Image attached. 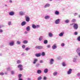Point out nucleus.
<instances>
[{
  "label": "nucleus",
  "instance_id": "nucleus-1",
  "mask_svg": "<svg viewBox=\"0 0 80 80\" xmlns=\"http://www.w3.org/2000/svg\"><path fill=\"white\" fill-rule=\"evenodd\" d=\"M18 67L19 68L20 71H22L23 70V65L22 64H19L18 66Z\"/></svg>",
  "mask_w": 80,
  "mask_h": 80
},
{
  "label": "nucleus",
  "instance_id": "nucleus-2",
  "mask_svg": "<svg viewBox=\"0 0 80 80\" xmlns=\"http://www.w3.org/2000/svg\"><path fill=\"white\" fill-rule=\"evenodd\" d=\"M73 28L75 30H77L78 29V24H74L73 26Z\"/></svg>",
  "mask_w": 80,
  "mask_h": 80
},
{
  "label": "nucleus",
  "instance_id": "nucleus-3",
  "mask_svg": "<svg viewBox=\"0 0 80 80\" xmlns=\"http://www.w3.org/2000/svg\"><path fill=\"white\" fill-rule=\"evenodd\" d=\"M54 62V59L53 58H51L49 60V63L50 65H53Z\"/></svg>",
  "mask_w": 80,
  "mask_h": 80
},
{
  "label": "nucleus",
  "instance_id": "nucleus-4",
  "mask_svg": "<svg viewBox=\"0 0 80 80\" xmlns=\"http://www.w3.org/2000/svg\"><path fill=\"white\" fill-rule=\"evenodd\" d=\"M60 19H58L55 20V24H59L60 23Z\"/></svg>",
  "mask_w": 80,
  "mask_h": 80
},
{
  "label": "nucleus",
  "instance_id": "nucleus-5",
  "mask_svg": "<svg viewBox=\"0 0 80 80\" xmlns=\"http://www.w3.org/2000/svg\"><path fill=\"white\" fill-rule=\"evenodd\" d=\"M35 48L36 49H38L39 50H40L41 49H42L43 47V46H37L35 47Z\"/></svg>",
  "mask_w": 80,
  "mask_h": 80
},
{
  "label": "nucleus",
  "instance_id": "nucleus-6",
  "mask_svg": "<svg viewBox=\"0 0 80 80\" xmlns=\"http://www.w3.org/2000/svg\"><path fill=\"white\" fill-rule=\"evenodd\" d=\"M25 18H26V22H28L29 21H30V18H29V16H28L26 15L25 16Z\"/></svg>",
  "mask_w": 80,
  "mask_h": 80
},
{
  "label": "nucleus",
  "instance_id": "nucleus-7",
  "mask_svg": "<svg viewBox=\"0 0 80 80\" xmlns=\"http://www.w3.org/2000/svg\"><path fill=\"white\" fill-rule=\"evenodd\" d=\"M57 48V44L55 43L52 47V48L53 50H55Z\"/></svg>",
  "mask_w": 80,
  "mask_h": 80
},
{
  "label": "nucleus",
  "instance_id": "nucleus-8",
  "mask_svg": "<svg viewBox=\"0 0 80 80\" xmlns=\"http://www.w3.org/2000/svg\"><path fill=\"white\" fill-rule=\"evenodd\" d=\"M25 13L23 11H21L19 12V14L20 15H21L22 16L23 15H25Z\"/></svg>",
  "mask_w": 80,
  "mask_h": 80
},
{
  "label": "nucleus",
  "instance_id": "nucleus-9",
  "mask_svg": "<svg viewBox=\"0 0 80 80\" xmlns=\"http://www.w3.org/2000/svg\"><path fill=\"white\" fill-rule=\"evenodd\" d=\"M9 14L10 16H13L15 15V12L13 11H11L9 12Z\"/></svg>",
  "mask_w": 80,
  "mask_h": 80
},
{
  "label": "nucleus",
  "instance_id": "nucleus-10",
  "mask_svg": "<svg viewBox=\"0 0 80 80\" xmlns=\"http://www.w3.org/2000/svg\"><path fill=\"white\" fill-rule=\"evenodd\" d=\"M50 6V4L49 3H47L44 6V8H47V7H49Z\"/></svg>",
  "mask_w": 80,
  "mask_h": 80
},
{
  "label": "nucleus",
  "instance_id": "nucleus-11",
  "mask_svg": "<svg viewBox=\"0 0 80 80\" xmlns=\"http://www.w3.org/2000/svg\"><path fill=\"white\" fill-rule=\"evenodd\" d=\"M38 61V59L37 58H35L33 60V62H32V63L33 64H35Z\"/></svg>",
  "mask_w": 80,
  "mask_h": 80
},
{
  "label": "nucleus",
  "instance_id": "nucleus-12",
  "mask_svg": "<svg viewBox=\"0 0 80 80\" xmlns=\"http://www.w3.org/2000/svg\"><path fill=\"white\" fill-rule=\"evenodd\" d=\"M72 69H70L68 70V71L67 74L68 75H70V74L72 73Z\"/></svg>",
  "mask_w": 80,
  "mask_h": 80
},
{
  "label": "nucleus",
  "instance_id": "nucleus-13",
  "mask_svg": "<svg viewBox=\"0 0 80 80\" xmlns=\"http://www.w3.org/2000/svg\"><path fill=\"white\" fill-rule=\"evenodd\" d=\"M9 45L10 46H13L14 45V41H12L10 42Z\"/></svg>",
  "mask_w": 80,
  "mask_h": 80
},
{
  "label": "nucleus",
  "instance_id": "nucleus-14",
  "mask_svg": "<svg viewBox=\"0 0 80 80\" xmlns=\"http://www.w3.org/2000/svg\"><path fill=\"white\" fill-rule=\"evenodd\" d=\"M77 58H74L73 59V62L75 63H77Z\"/></svg>",
  "mask_w": 80,
  "mask_h": 80
},
{
  "label": "nucleus",
  "instance_id": "nucleus-15",
  "mask_svg": "<svg viewBox=\"0 0 80 80\" xmlns=\"http://www.w3.org/2000/svg\"><path fill=\"white\" fill-rule=\"evenodd\" d=\"M64 32H62L59 34V37H63V35H64Z\"/></svg>",
  "mask_w": 80,
  "mask_h": 80
},
{
  "label": "nucleus",
  "instance_id": "nucleus-16",
  "mask_svg": "<svg viewBox=\"0 0 80 80\" xmlns=\"http://www.w3.org/2000/svg\"><path fill=\"white\" fill-rule=\"evenodd\" d=\"M26 24H27V22L25 21H23L21 23V25L22 26H24Z\"/></svg>",
  "mask_w": 80,
  "mask_h": 80
},
{
  "label": "nucleus",
  "instance_id": "nucleus-17",
  "mask_svg": "<svg viewBox=\"0 0 80 80\" xmlns=\"http://www.w3.org/2000/svg\"><path fill=\"white\" fill-rule=\"evenodd\" d=\"M50 17L49 16L47 15L45 16V17H44V18L46 20H48V19H49V18H50Z\"/></svg>",
  "mask_w": 80,
  "mask_h": 80
},
{
  "label": "nucleus",
  "instance_id": "nucleus-18",
  "mask_svg": "<svg viewBox=\"0 0 80 80\" xmlns=\"http://www.w3.org/2000/svg\"><path fill=\"white\" fill-rule=\"evenodd\" d=\"M48 69L47 68H45L44 70V72L45 73H48Z\"/></svg>",
  "mask_w": 80,
  "mask_h": 80
},
{
  "label": "nucleus",
  "instance_id": "nucleus-19",
  "mask_svg": "<svg viewBox=\"0 0 80 80\" xmlns=\"http://www.w3.org/2000/svg\"><path fill=\"white\" fill-rule=\"evenodd\" d=\"M42 71L41 70H38L37 71V73L38 74H41L42 73Z\"/></svg>",
  "mask_w": 80,
  "mask_h": 80
},
{
  "label": "nucleus",
  "instance_id": "nucleus-20",
  "mask_svg": "<svg viewBox=\"0 0 80 80\" xmlns=\"http://www.w3.org/2000/svg\"><path fill=\"white\" fill-rule=\"evenodd\" d=\"M53 34L51 32H49L48 34V36L49 37H53Z\"/></svg>",
  "mask_w": 80,
  "mask_h": 80
},
{
  "label": "nucleus",
  "instance_id": "nucleus-21",
  "mask_svg": "<svg viewBox=\"0 0 80 80\" xmlns=\"http://www.w3.org/2000/svg\"><path fill=\"white\" fill-rule=\"evenodd\" d=\"M76 52L78 54L79 53H80V48H78L76 50Z\"/></svg>",
  "mask_w": 80,
  "mask_h": 80
},
{
  "label": "nucleus",
  "instance_id": "nucleus-22",
  "mask_svg": "<svg viewBox=\"0 0 80 80\" xmlns=\"http://www.w3.org/2000/svg\"><path fill=\"white\" fill-rule=\"evenodd\" d=\"M35 55L36 57H39L41 56L40 54V53H36L35 54Z\"/></svg>",
  "mask_w": 80,
  "mask_h": 80
},
{
  "label": "nucleus",
  "instance_id": "nucleus-23",
  "mask_svg": "<svg viewBox=\"0 0 80 80\" xmlns=\"http://www.w3.org/2000/svg\"><path fill=\"white\" fill-rule=\"evenodd\" d=\"M64 22L66 23H68L70 22V20L69 19H67L65 20Z\"/></svg>",
  "mask_w": 80,
  "mask_h": 80
},
{
  "label": "nucleus",
  "instance_id": "nucleus-24",
  "mask_svg": "<svg viewBox=\"0 0 80 80\" xmlns=\"http://www.w3.org/2000/svg\"><path fill=\"white\" fill-rule=\"evenodd\" d=\"M58 74V72H55L53 73V75L54 76H57Z\"/></svg>",
  "mask_w": 80,
  "mask_h": 80
},
{
  "label": "nucleus",
  "instance_id": "nucleus-25",
  "mask_svg": "<svg viewBox=\"0 0 80 80\" xmlns=\"http://www.w3.org/2000/svg\"><path fill=\"white\" fill-rule=\"evenodd\" d=\"M26 30H27V31H30V27L29 26H28L26 28Z\"/></svg>",
  "mask_w": 80,
  "mask_h": 80
},
{
  "label": "nucleus",
  "instance_id": "nucleus-26",
  "mask_svg": "<svg viewBox=\"0 0 80 80\" xmlns=\"http://www.w3.org/2000/svg\"><path fill=\"white\" fill-rule=\"evenodd\" d=\"M22 43H24V44L28 43V41L26 40H24L23 41H22Z\"/></svg>",
  "mask_w": 80,
  "mask_h": 80
},
{
  "label": "nucleus",
  "instance_id": "nucleus-27",
  "mask_svg": "<svg viewBox=\"0 0 80 80\" xmlns=\"http://www.w3.org/2000/svg\"><path fill=\"white\" fill-rule=\"evenodd\" d=\"M32 28L34 29H35L36 28V26L34 24L32 25Z\"/></svg>",
  "mask_w": 80,
  "mask_h": 80
},
{
  "label": "nucleus",
  "instance_id": "nucleus-28",
  "mask_svg": "<svg viewBox=\"0 0 80 80\" xmlns=\"http://www.w3.org/2000/svg\"><path fill=\"white\" fill-rule=\"evenodd\" d=\"M55 15H59V12L58 11H56L55 12Z\"/></svg>",
  "mask_w": 80,
  "mask_h": 80
},
{
  "label": "nucleus",
  "instance_id": "nucleus-29",
  "mask_svg": "<svg viewBox=\"0 0 80 80\" xmlns=\"http://www.w3.org/2000/svg\"><path fill=\"white\" fill-rule=\"evenodd\" d=\"M43 36H40L39 38V41H42L43 40Z\"/></svg>",
  "mask_w": 80,
  "mask_h": 80
},
{
  "label": "nucleus",
  "instance_id": "nucleus-30",
  "mask_svg": "<svg viewBox=\"0 0 80 80\" xmlns=\"http://www.w3.org/2000/svg\"><path fill=\"white\" fill-rule=\"evenodd\" d=\"M17 64H20L21 63V61L20 60H18L17 61Z\"/></svg>",
  "mask_w": 80,
  "mask_h": 80
},
{
  "label": "nucleus",
  "instance_id": "nucleus-31",
  "mask_svg": "<svg viewBox=\"0 0 80 80\" xmlns=\"http://www.w3.org/2000/svg\"><path fill=\"white\" fill-rule=\"evenodd\" d=\"M41 55L43 57L45 56V52H42L41 54Z\"/></svg>",
  "mask_w": 80,
  "mask_h": 80
},
{
  "label": "nucleus",
  "instance_id": "nucleus-32",
  "mask_svg": "<svg viewBox=\"0 0 80 80\" xmlns=\"http://www.w3.org/2000/svg\"><path fill=\"white\" fill-rule=\"evenodd\" d=\"M22 75L21 74H20L18 75V78H21V77H22Z\"/></svg>",
  "mask_w": 80,
  "mask_h": 80
},
{
  "label": "nucleus",
  "instance_id": "nucleus-33",
  "mask_svg": "<svg viewBox=\"0 0 80 80\" xmlns=\"http://www.w3.org/2000/svg\"><path fill=\"white\" fill-rule=\"evenodd\" d=\"M43 43H44V44H47V43H48V41H47V40H46L44 41Z\"/></svg>",
  "mask_w": 80,
  "mask_h": 80
},
{
  "label": "nucleus",
  "instance_id": "nucleus-34",
  "mask_svg": "<svg viewBox=\"0 0 80 80\" xmlns=\"http://www.w3.org/2000/svg\"><path fill=\"white\" fill-rule=\"evenodd\" d=\"M40 25H36V28H40Z\"/></svg>",
  "mask_w": 80,
  "mask_h": 80
},
{
  "label": "nucleus",
  "instance_id": "nucleus-35",
  "mask_svg": "<svg viewBox=\"0 0 80 80\" xmlns=\"http://www.w3.org/2000/svg\"><path fill=\"white\" fill-rule=\"evenodd\" d=\"M25 50H26V51H28L29 50H30V48L27 47L25 48Z\"/></svg>",
  "mask_w": 80,
  "mask_h": 80
},
{
  "label": "nucleus",
  "instance_id": "nucleus-36",
  "mask_svg": "<svg viewBox=\"0 0 80 80\" xmlns=\"http://www.w3.org/2000/svg\"><path fill=\"white\" fill-rule=\"evenodd\" d=\"M17 43L18 45H20V44H21V42H20V41H17Z\"/></svg>",
  "mask_w": 80,
  "mask_h": 80
},
{
  "label": "nucleus",
  "instance_id": "nucleus-37",
  "mask_svg": "<svg viewBox=\"0 0 80 80\" xmlns=\"http://www.w3.org/2000/svg\"><path fill=\"white\" fill-rule=\"evenodd\" d=\"M41 79H42V77L40 76L38 77V80H40Z\"/></svg>",
  "mask_w": 80,
  "mask_h": 80
},
{
  "label": "nucleus",
  "instance_id": "nucleus-38",
  "mask_svg": "<svg viewBox=\"0 0 80 80\" xmlns=\"http://www.w3.org/2000/svg\"><path fill=\"white\" fill-rule=\"evenodd\" d=\"M62 65L63 67H65L66 66V64H65V62H63L62 63Z\"/></svg>",
  "mask_w": 80,
  "mask_h": 80
},
{
  "label": "nucleus",
  "instance_id": "nucleus-39",
  "mask_svg": "<svg viewBox=\"0 0 80 80\" xmlns=\"http://www.w3.org/2000/svg\"><path fill=\"white\" fill-rule=\"evenodd\" d=\"M11 74L12 75H13V74H14V73H15V71H11Z\"/></svg>",
  "mask_w": 80,
  "mask_h": 80
},
{
  "label": "nucleus",
  "instance_id": "nucleus-40",
  "mask_svg": "<svg viewBox=\"0 0 80 80\" xmlns=\"http://www.w3.org/2000/svg\"><path fill=\"white\" fill-rule=\"evenodd\" d=\"M77 40L78 42H80V36L78 38Z\"/></svg>",
  "mask_w": 80,
  "mask_h": 80
},
{
  "label": "nucleus",
  "instance_id": "nucleus-41",
  "mask_svg": "<svg viewBox=\"0 0 80 80\" xmlns=\"http://www.w3.org/2000/svg\"><path fill=\"white\" fill-rule=\"evenodd\" d=\"M39 63H43V60H41L39 61Z\"/></svg>",
  "mask_w": 80,
  "mask_h": 80
},
{
  "label": "nucleus",
  "instance_id": "nucleus-42",
  "mask_svg": "<svg viewBox=\"0 0 80 80\" xmlns=\"http://www.w3.org/2000/svg\"><path fill=\"white\" fill-rule=\"evenodd\" d=\"M47 77H46V76L44 77L43 78V80H47Z\"/></svg>",
  "mask_w": 80,
  "mask_h": 80
},
{
  "label": "nucleus",
  "instance_id": "nucleus-43",
  "mask_svg": "<svg viewBox=\"0 0 80 80\" xmlns=\"http://www.w3.org/2000/svg\"><path fill=\"white\" fill-rule=\"evenodd\" d=\"M22 47L23 49H25V45H23L22 46Z\"/></svg>",
  "mask_w": 80,
  "mask_h": 80
},
{
  "label": "nucleus",
  "instance_id": "nucleus-44",
  "mask_svg": "<svg viewBox=\"0 0 80 80\" xmlns=\"http://www.w3.org/2000/svg\"><path fill=\"white\" fill-rule=\"evenodd\" d=\"M36 66L37 67H38L39 66H40V64L39 63H38L36 64Z\"/></svg>",
  "mask_w": 80,
  "mask_h": 80
},
{
  "label": "nucleus",
  "instance_id": "nucleus-45",
  "mask_svg": "<svg viewBox=\"0 0 80 80\" xmlns=\"http://www.w3.org/2000/svg\"><path fill=\"white\" fill-rule=\"evenodd\" d=\"M76 21V19H73L72 20V22H75Z\"/></svg>",
  "mask_w": 80,
  "mask_h": 80
},
{
  "label": "nucleus",
  "instance_id": "nucleus-46",
  "mask_svg": "<svg viewBox=\"0 0 80 80\" xmlns=\"http://www.w3.org/2000/svg\"><path fill=\"white\" fill-rule=\"evenodd\" d=\"M61 45L62 47H64L65 46V44H64V43H62Z\"/></svg>",
  "mask_w": 80,
  "mask_h": 80
},
{
  "label": "nucleus",
  "instance_id": "nucleus-47",
  "mask_svg": "<svg viewBox=\"0 0 80 80\" xmlns=\"http://www.w3.org/2000/svg\"><path fill=\"white\" fill-rule=\"evenodd\" d=\"M0 75H4V73L2 72H0Z\"/></svg>",
  "mask_w": 80,
  "mask_h": 80
},
{
  "label": "nucleus",
  "instance_id": "nucleus-48",
  "mask_svg": "<svg viewBox=\"0 0 80 80\" xmlns=\"http://www.w3.org/2000/svg\"><path fill=\"white\" fill-rule=\"evenodd\" d=\"M10 70H11L10 68H7V71H10Z\"/></svg>",
  "mask_w": 80,
  "mask_h": 80
},
{
  "label": "nucleus",
  "instance_id": "nucleus-49",
  "mask_svg": "<svg viewBox=\"0 0 80 80\" xmlns=\"http://www.w3.org/2000/svg\"><path fill=\"white\" fill-rule=\"evenodd\" d=\"M11 21H9L8 22V25H11Z\"/></svg>",
  "mask_w": 80,
  "mask_h": 80
},
{
  "label": "nucleus",
  "instance_id": "nucleus-50",
  "mask_svg": "<svg viewBox=\"0 0 80 80\" xmlns=\"http://www.w3.org/2000/svg\"><path fill=\"white\" fill-rule=\"evenodd\" d=\"M3 32V31L2 29H0V33Z\"/></svg>",
  "mask_w": 80,
  "mask_h": 80
},
{
  "label": "nucleus",
  "instance_id": "nucleus-51",
  "mask_svg": "<svg viewBox=\"0 0 80 80\" xmlns=\"http://www.w3.org/2000/svg\"><path fill=\"white\" fill-rule=\"evenodd\" d=\"M78 34V32H74V35H77Z\"/></svg>",
  "mask_w": 80,
  "mask_h": 80
},
{
  "label": "nucleus",
  "instance_id": "nucleus-52",
  "mask_svg": "<svg viewBox=\"0 0 80 80\" xmlns=\"http://www.w3.org/2000/svg\"><path fill=\"white\" fill-rule=\"evenodd\" d=\"M77 75L78 77H80V72H79V73H78V74H77Z\"/></svg>",
  "mask_w": 80,
  "mask_h": 80
},
{
  "label": "nucleus",
  "instance_id": "nucleus-53",
  "mask_svg": "<svg viewBox=\"0 0 80 80\" xmlns=\"http://www.w3.org/2000/svg\"><path fill=\"white\" fill-rule=\"evenodd\" d=\"M47 47L48 48H50V47H51V46L50 45H47Z\"/></svg>",
  "mask_w": 80,
  "mask_h": 80
},
{
  "label": "nucleus",
  "instance_id": "nucleus-54",
  "mask_svg": "<svg viewBox=\"0 0 80 80\" xmlns=\"http://www.w3.org/2000/svg\"><path fill=\"white\" fill-rule=\"evenodd\" d=\"M27 80H32V79H31V78H27Z\"/></svg>",
  "mask_w": 80,
  "mask_h": 80
},
{
  "label": "nucleus",
  "instance_id": "nucleus-55",
  "mask_svg": "<svg viewBox=\"0 0 80 80\" xmlns=\"http://www.w3.org/2000/svg\"><path fill=\"white\" fill-rule=\"evenodd\" d=\"M9 2H10V3H12V0H9Z\"/></svg>",
  "mask_w": 80,
  "mask_h": 80
},
{
  "label": "nucleus",
  "instance_id": "nucleus-56",
  "mask_svg": "<svg viewBox=\"0 0 80 80\" xmlns=\"http://www.w3.org/2000/svg\"><path fill=\"white\" fill-rule=\"evenodd\" d=\"M77 15H78V13H75L74 14V16H76Z\"/></svg>",
  "mask_w": 80,
  "mask_h": 80
},
{
  "label": "nucleus",
  "instance_id": "nucleus-57",
  "mask_svg": "<svg viewBox=\"0 0 80 80\" xmlns=\"http://www.w3.org/2000/svg\"><path fill=\"white\" fill-rule=\"evenodd\" d=\"M18 80H23V79L22 78H19L18 79Z\"/></svg>",
  "mask_w": 80,
  "mask_h": 80
},
{
  "label": "nucleus",
  "instance_id": "nucleus-58",
  "mask_svg": "<svg viewBox=\"0 0 80 80\" xmlns=\"http://www.w3.org/2000/svg\"><path fill=\"white\" fill-rule=\"evenodd\" d=\"M24 33H26V34L28 33V31H25L24 32Z\"/></svg>",
  "mask_w": 80,
  "mask_h": 80
},
{
  "label": "nucleus",
  "instance_id": "nucleus-59",
  "mask_svg": "<svg viewBox=\"0 0 80 80\" xmlns=\"http://www.w3.org/2000/svg\"><path fill=\"white\" fill-rule=\"evenodd\" d=\"M78 56H79V57H80V52L78 53Z\"/></svg>",
  "mask_w": 80,
  "mask_h": 80
},
{
  "label": "nucleus",
  "instance_id": "nucleus-60",
  "mask_svg": "<svg viewBox=\"0 0 80 80\" xmlns=\"http://www.w3.org/2000/svg\"><path fill=\"white\" fill-rule=\"evenodd\" d=\"M24 55H25V54L24 53H22V54H21V55L23 56H24Z\"/></svg>",
  "mask_w": 80,
  "mask_h": 80
},
{
  "label": "nucleus",
  "instance_id": "nucleus-61",
  "mask_svg": "<svg viewBox=\"0 0 80 80\" xmlns=\"http://www.w3.org/2000/svg\"><path fill=\"white\" fill-rule=\"evenodd\" d=\"M73 25V23H72L70 24L71 26H72Z\"/></svg>",
  "mask_w": 80,
  "mask_h": 80
},
{
  "label": "nucleus",
  "instance_id": "nucleus-62",
  "mask_svg": "<svg viewBox=\"0 0 80 80\" xmlns=\"http://www.w3.org/2000/svg\"><path fill=\"white\" fill-rule=\"evenodd\" d=\"M5 74H6V75H7V72H5Z\"/></svg>",
  "mask_w": 80,
  "mask_h": 80
},
{
  "label": "nucleus",
  "instance_id": "nucleus-63",
  "mask_svg": "<svg viewBox=\"0 0 80 80\" xmlns=\"http://www.w3.org/2000/svg\"><path fill=\"white\" fill-rule=\"evenodd\" d=\"M5 7H7V4H5Z\"/></svg>",
  "mask_w": 80,
  "mask_h": 80
},
{
  "label": "nucleus",
  "instance_id": "nucleus-64",
  "mask_svg": "<svg viewBox=\"0 0 80 80\" xmlns=\"http://www.w3.org/2000/svg\"><path fill=\"white\" fill-rule=\"evenodd\" d=\"M79 17L80 18V15H79Z\"/></svg>",
  "mask_w": 80,
  "mask_h": 80
}]
</instances>
